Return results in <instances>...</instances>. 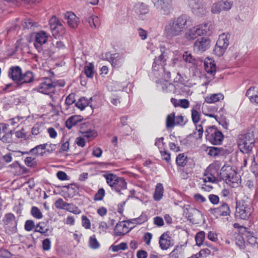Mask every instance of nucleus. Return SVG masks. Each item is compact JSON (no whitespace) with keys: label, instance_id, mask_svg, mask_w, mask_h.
Instances as JSON below:
<instances>
[{"label":"nucleus","instance_id":"obj_46","mask_svg":"<svg viewBox=\"0 0 258 258\" xmlns=\"http://www.w3.org/2000/svg\"><path fill=\"white\" fill-rule=\"evenodd\" d=\"M205 233L204 231H200L198 232L195 236L196 244L198 246H201L205 239Z\"/></svg>","mask_w":258,"mask_h":258},{"label":"nucleus","instance_id":"obj_2","mask_svg":"<svg viewBox=\"0 0 258 258\" xmlns=\"http://www.w3.org/2000/svg\"><path fill=\"white\" fill-rule=\"evenodd\" d=\"M187 23V17L181 15L170 20L165 25L164 34L167 37H174L182 34Z\"/></svg>","mask_w":258,"mask_h":258},{"label":"nucleus","instance_id":"obj_53","mask_svg":"<svg viewBox=\"0 0 258 258\" xmlns=\"http://www.w3.org/2000/svg\"><path fill=\"white\" fill-rule=\"evenodd\" d=\"M36 225L32 220H27L25 222L24 229L26 231L30 232L35 229Z\"/></svg>","mask_w":258,"mask_h":258},{"label":"nucleus","instance_id":"obj_3","mask_svg":"<svg viewBox=\"0 0 258 258\" xmlns=\"http://www.w3.org/2000/svg\"><path fill=\"white\" fill-rule=\"evenodd\" d=\"M220 177L232 187H237L240 182V176L231 166L224 163L220 172Z\"/></svg>","mask_w":258,"mask_h":258},{"label":"nucleus","instance_id":"obj_1","mask_svg":"<svg viewBox=\"0 0 258 258\" xmlns=\"http://www.w3.org/2000/svg\"><path fill=\"white\" fill-rule=\"evenodd\" d=\"M165 61L166 58L163 53L156 57L153 64L152 72L149 76L152 80L158 79L155 82L159 90L164 93H174L176 86L168 81L171 78V73L170 71L165 68Z\"/></svg>","mask_w":258,"mask_h":258},{"label":"nucleus","instance_id":"obj_17","mask_svg":"<svg viewBox=\"0 0 258 258\" xmlns=\"http://www.w3.org/2000/svg\"><path fill=\"white\" fill-rule=\"evenodd\" d=\"M22 74V69L19 66H12L8 70V77L19 85L20 79Z\"/></svg>","mask_w":258,"mask_h":258},{"label":"nucleus","instance_id":"obj_58","mask_svg":"<svg viewBox=\"0 0 258 258\" xmlns=\"http://www.w3.org/2000/svg\"><path fill=\"white\" fill-rule=\"evenodd\" d=\"M0 140L4 143H10L12 141V133H5L3 135L0 133Z\"/></svg>","mask_w":258,"mask_h":258},{"label":"nucleus","instance_id":"obj_34","mask_svg":"<svg viewBox=\"0 0 258 258\" xmlns=\"http://www.w3.org/2000/svg\"><path fill=\"white\" fill-rule=\"evenodd\" d=\"M222 164L223 163L220 161H215L207 167L208 171H211L217 175L220 176V169L221 168H222L223 166L222 165Z\"/></svg>","mask_w":258,"mask_h":258},{"label":"nucleus","instance_id":"obj_43","mask_svg":"<svg viewBox=\"0 0 258 258\" xmlns=\"http://www.w3.org/2000/svg\"><path fill=\"white\" fill-rule=\"evenodd\" d=\"M175 113H172L168 114L166 118V125L167 128L173 127L175 125Z\"/></svg>","mask_w":258,"mask_h":258},{"label":"nucleus","instance_id":"obj_51","mask_svg":"<svg viewBox=\"0 0 258 258\" xmlns=\"http://www.w3.org/2000/svg\"><path fill=\"white\" fill-rule=\"evenodd\" d=\"M222 11L220 1L213 4L211 7V11L213 14H219Z\"/></svg>","mask_w":258,"mask_h":258},{"label":"nucleus","instance_id":"obj_23","mask_svg":"<svg viewBox=\"0 0 258 258\" xmlns=\"http://www.w3.org/2000/svg\"><path fill=\"white\" fill-rule=\"evenodd\" d=\"M204 67L207 73L211 76L215 75L216 72V66L215 61L211 58L207 57L204 61Z\"/></svg>","mask_w":258,"mask_h":258},{"label":"nucleus","instance_id":"obj_38","mask_svg":"<svg viewBox=\"0 0 258 258\" xmlns=\"http://www.w3.org/2000/svg\"><path fill=\"white\" fill-rule=\"evenodd\" d=\"M33 79L34 76L33 73L30 71H27L24 75L22 74L19 85L30 83L33 81Z\"/></svg>","mask_w":258,"mask_h":258},{"label":"nucleus","instance_id":"obj_54","mask_svg":"<svg viewBox=\"0 0 258 258\" xmlns=\"http://www.w3.org/2000/svg\"><path fill=\"white\" fill-rule=\"evenodd\" d=\"M68 203L64 202L61 198L58 199L54 203L55 207L56 209L65 210Z\"/></svg>","mask_w":258,"mask_h":258},{"label":"nucleus","instance_id":"obj_15","mask_svg":"<svg viewBox=\"0 0 258 258\" xmlns=\"http://www.w3.org/2000/svg\"><path fill=\"white\" fill-rule=\"evenodd\" d=\"M210 45V40L206 37L198 39L194 43V50L197 53L203 52L208 49Z\"/></svg>","mask_w":258,"mask_h":258},{"label":"nucleus","instance_id":"obj_52","mask_svg":"<svg viewBox=\"0 0 258 258\" xmlns=\"http://www.w3.org/2000/svg\"><path fill=\"white\" fill-rule=\"evenodd\" d=\"M220 3L222 6V11H229L231 9L233 6L232 2L228 0L220 1Z\"/></svg>","mask_w":258,"mask_h":258},{"label":"nucleus","instance_id":"obj_56","mask_svg":"<svg viewBox=\"0 0 258 258\" xmlns=\"http://www.w3.org/2000/svg\"><path fill=\"white\" fill-rule=\"evenodd\" d=\"M105 190L103 188L99 189L94 196V200L96 201L102 200L105 196Z\"/></svg>","mask_w":258,"mask_h":258},{"label":"nucleus","instance_id":"obj_41","mask_svg":"<svg viewBox=\"0 0 258 258\" xmlns=\"http://www.w3.org/2000/svg\"><path fill=\"white\" fill-rule=\"evenodd\" d=\"M148 220V216L142 213L139 217L130 220L131 224H142Z\"/></svg>","mask_w":258,"mask_h":258},{"label":"nucleus","instance_id":"obj_39","mask_svg":"<svg viewBox=\"0 0 258 258\" xmlns=\"http://www.w3.org/2000/svg\"><path fill=\"white\" fill-rule=\"evenodd\" d=\"M44 224V223L42 222L38 223L36 225L34 232H38L45 236H48L49 230L48 228H45Z\"/></svg>","mask_w":258,"mask_h":258},{"label":"nucleus","instance_id":"obj_8","mask_svg":"<svg viewBox=\"0 0 258 258\" xmlns=\"http://www.w3.org/2000/svg\"><path fill=\"white\" fill-rule=\"evenodd\" d=\"M205 135L207 140L213 145H220L223 140L222 132L214 126L208 127L206 130Z\"/></svg>","mask_w":258,"mask_h":258},{"label":"nucleus","instance_id":"obj_37","mask_svg":"<svg viewBox=\"0 0 258 258\" xmlns=\"http://www.w3.org/2000/svg\"><path fill=\"white\" fill-rule=\"evenodd\" d=\"M53 36L55 38H59L63 36L66 33V29L64 26L61 24L55 27L54 29L51 30Z\"/></svg>","mask_w":258,"mask_h":258},{"label":"nucleus","instance_id":"obj_26","mask_svg":"<svg viewBox=\"0 0 258 258\" xmlns=\"http://www.w3.org/2000/svg\"><path fill=\"white\" fill-rule=\"evenodd\" d=\"M127 187V183L122 177H118L115 183L111 187L116 192L120 193L121 190L125 189Z\"/></svg>","mask_w":258,"mask_h":258},{"label":"nucleus","instance_id":"obj_12","mask_svg":"<svg viewBox=\"0 0 258 258\" xmlns=\"http://www.w3.org/2000/svg\"><path fill=\"white\" fill-rule=\"evenodd\" d=\"M49 34L44 31H40L35 33L34 46L39 52L43 50V45L48 40Z\"/></svg>","mask_w":258,"mask_h":258},{"label":"nucleus","instance_id":"obj_62","mask_svg":"<svg viewBox=\"0 0 258 258\" xmlns=\"http://www.w3.org/2000/svg\"><path fill=\"white\" fill-rule=\"evenodd\" d=\"M185 79L178 72L177 75L174 79V83L175 85H181L184 83Z\"/></svg>","mask_w":258,"mask_h":258},{"label":"nucleus","instance_id":"obj_31","mask_svg":"<svg viewBox=\"0 0 258 258\" xmlns=\"http://www.w3.org/2000/svg\"><path fill=\"white\" fill-rule=\"evenodd\" d=\"M216 176H218L211 171H208L207 168L203 178L204 182L216 183L217 182Z\"/></svg>","mask_w":258,"mask_h":258},{"label":"nucleus","instance_id":"obj_64","mask_svg":"<svg viewBox=\"0 0 258 258\" xmlns=\"http://www.w3.org/2000/svg\"><path fill=\"white\" fill-rule=\"evenodd\" d=\"M82 225L85 229H90L91 223L90 220L85 216H82Z\"/></svg>","mask_w":258,"mask_h":258},{"label":"nucleus","instance_id":"obj_4","mask_svg":"<svg viewBox=\"0 0 258 258\" xmlns=\"http://www.w3.org/2000/svg\"><path fill=\"white\" fill-rule=\"evenodd\" d=\"M213 25L211 23H205L188 29L185 37L189 40H194L198 36L210 35L212 33Z\"/></svg>","mask_w":258,"mask_h":258},{"label":"nucleus","instance_id":"obj_36","mask_svg":"<svg viewBox=\"0 0 258 258\" xmlns=\"http://www.w3.org/2000/svg\"><path fill=\"white\" fill-rule=\"evenodd\" d=\"M47 144H40L36 146L30 150V152L37 156H43L45 153V149L47 146Z\"/></svg>","mask_w":258,"mask_h":258},{"label":"nucleus","instance_id":"obj_47","mask_svg":"<svg viewBox=\"0 0 258 258\" xmlns=\"http://www.w3.org/2000/svg\"><path fill=\"white\" fill-rule=\"evenodd\" d=\"M65 210L76 215L79 214L81 213V210L77 206L70 203L67 204Z\"/></svg>","mask_w":258,"mask_h":258},{"label":"nucleus","instance_id":"obj_14","mask_svg":"<svg viewBox=\"0 0 258 258\" xmlns=\"http://www.w3.org/2000/svg\"><path fill=\"white\" fill-rule=\"evenodd\" d=\"M135 12L139 19L146 20L149 12V7L143 3H138L134 6Z\"/></svg>","mask_w":258,"mask_h":258},{"label":"nucleus","instance_id":"obj_61","mask_svg":"<svg viewBox=\"0 0 258 258\" xmlns=\"http://www.w3.org/2000/svg\"><path fill=\"white\" fill-rule=\"evenodd\" d=\"M9 124L2 123L0 124V133L3 135L6 133H12V130L9 128Z\"/></svg>","mask_w":258,"mask_h":258},{"label":"nucleus","instance_id":"obj_35","mask_svg":"<svg viewBox=\"0 0 258 258\" xmlns=\"http://www.w3.org/2000/svg\"><path fill=\"white\" fill-rule=\"evenodd\" d=\"M82 120L81 117L78 115H73L70 117L66 121V126L68 129H71Z\"/></svg>","mask_w":258,"mask_h":258},{"label":"nucleus","instance_id":"obj_18","mask_svg":"<svg viewBox=\"0 0 258 258\" xmlns=\"http://www.w3.org/2000/svg\"><path fill=\"white\" fill-rule=\"evenodd\" d=\"M187 2L194 14L199 16L205 14L206 10L200 3V0H187Z\"/></svg>","mask_w":258,"mask_h":258},{"label":"nucleus","instance_id":"obj_16","mask_svg":"<svg viewBox=\"0 0 258 258\" xmlns=\"http://www.w3.org/2000/svg\"><path fill=\"white\" fill-rule=\"evenodd\" d=\"M131 224L130 220L118 222L114 228L115 234L117 236L125 235L133 228V227H130Z\"/></svg>","mask_w":258,"mask_h":258},{"label":"nucleus","instance_id":"obj_11","mask_svg":"<svg viewBox=\"0 0 258 258\" xmlns=\"http://www.w3.org/2000/svg\"><path fill=\"white\" fill-rule=\"evenodd\" d=\"M229 35L223 33L219 35L214 51L215 54L220 56L223 54L229 45Z\"/></svg>","mask_w":258,"mask_h":258},{"label":"nucleus","instance_id":"obj_24","mask_svg":"<svg viewBox=\"0 0 258 258\" xmlns=\"http://www.w3.org/2000/svg\"><path fill=\"white\" fill-rule=\"evenodd\" d=\"M85 21L88 22L92 29H97L100 26L99 18L94 14H89L85 17Z\"/></svg>","mask_w":258,"mask_h":258},{"label":"nucleus","instance_id":"obj_50","mask_svg":"<svg viewBox=\"0 0 258 258\" xmlns=\"http://www.w3.org/2000/svg\"><path fill=\"white\" fill-rule=\"evenodd\" d=\"M246 238L249 244L254 245H256L258 247V239L253 235V233L248 232L246 235Z\"/></svg>","mask_w":258,"mask_h":258},{"label":"nucleus","instance_id":"obj_13","mask_svg":"<svg viewBox=\"0 0 258 258\" xmlns=\"http://www.w3.org/2000/svg\"><path fill=\"white\" fill-rule=\"evenodd\" d=\"M191 115L192 122L196 126V131L198 133V138L200 139L202 137L204 132L202 122H200L201 114L196 109L192 108L191 110Z\"/></svg>","mask_w":258,"mask_h":258},{"label":"nucleus","instance_id":"obj_32","mask_svg":"<svg viewBox=\"0 0 258 258\" xmlns=\"http://www.w3.org/2000/svg\"><path fill=\"white\" fill-rule=\"evenodd\" d=\"M224 99V95L222 93L212 94L207 96L205 99L208 103H214Z\"/></svg>","mask_w":258,"mask_h":258},{"label":"nucleus","instance_id":"obj_57","mask_svg":"<svg viewBox=\"0 0 258 258\" xmlns=\"http://www.w3.org/2000/svg\"><path fill=\"white\" fill-rule=\"evenodd\" d=\"M61 24L58 19L55 16H52L49 20V25L51 30L54 29L57 25Z\"/></svg>","mask_w":258,"mask_h":258},{"label":"nucleus","instance_id":"obj_21","mask_svg":"<svg viewBox=\"0 0 258 258\" xmlns=\"http://www.w3.org/2000/svg\"><path fill=\"white\" fill-rule=\"evenodd\" d=\"M183 62L181 60V55L178 51L173 52V57L171 59L169 67L173 68L175 71L179 70L183 67Z\"/></svg>","mask_w":258,"mask_h":258},{"label":"nucleus","instance_id":"obj_45","mask_svg":"<svg viewBox=\"0 0 258 258\" xmlns=\"http://www.w3.org/2000/svg\"><path fill=\"white\" fill-rule=\"evenodd\" d=\"M89 245L92 249H97L100 247V244L97 240L95 235L90 237Z\"/></svg>","mask_w":258,"mask_h":258},{"label":"nucleus","instance_id":"obj_40","mask_svg":"<svg viewBox=\"0 0 258 258\" xmlns=\"http://www.w3.org/2000/svg\"><path fill=\"white\" fill-rule=\"evenodd\" d=\"M103 176L106 180L107 184L111 187L115 183V181L118 178V176L112 173H107L103 175Z\"/></svg>","mask_w":258,"mask_h":258},{"label":"nucleus","instance_id":"obj_25","mask_svg":"<svg viewBox=\"0 0 258 258\" xmlns=\"http://www.w3.org/2000/svg\"><path fill=\"white\" fill-rule=\"evenodd\" d=\"M176 86V90L174 93L177 95H180L183 96H188L192 94L190 88L184 83L181 85H175Z\"/></svg>","mask_w":258,"mask_h":258},{"label":"nucleus","instance_id":"obj_19","mask_svg":"<svg viewBox=\"0 0 258 258\" xmlns=\"http://www.w3.org/2000/svg\"><path fill=\"white\" fill-rule=\"evenodd\" d=\"M211 214L216 217L225 216L229 215L230 213V208L226 203H223L220 207L217 208L210 209L209 210Z\"/></svg>","mask_w":258,"mask_h":258},{"label":"nucleus","instance_id":"obj_59","mask_svg":"<svg viewBox=\"0 0 258 258\" xmlns=\"http://www.w3.org/2000/svg\"><path fill=\"white\" fill-rule=\"evenodd\" d=\"M42 249L44 251H48L50 249L51 242L49 238H46L42 241Z\"/></svg>","mask_w":258,"mask_h":258},{"label":"nucleus","instance_id":"obj_49","mask_svg":"<svg viewBox=\"0 0 258 258\" xmlns=\"http://www.w3.org/2000/svg\"><path fill=\"white\" fill-rule=\"evenodd\" d=\"M176 162L177 165L184 167L186 163V157L184 154H180L176 157Z\"/></svg>","mask_w":258,"mask_h":258},{"label":"nucleus","instance_id":"obj_48","mask_svg":"<svg viewBox=\"0 0 258 258\" xmlns=\"http://www.w3.org/2000/svg\"><path fill=\"white\" fill-rule=\"evenodd\" d=\"M31 214L33 217L37 219H41L43 217L42 213L37 207L33 206L32 207Z\"/></svg>","mask_w":258,"mask_h":258},{"label":"nucleus","instance_id":"obj_63","mask_svg":"<svg viewBox=\"0 0 258 258\" xmlns=\"http://www.w3.org/2000/svg\"><path fill=\"white\" fill-rule=\"evenodd\" d=\"M206 151L208 152V155L211 156H216L218 155L219 153L218 149L213 147H207Z\"/></svg>","mask_w":258,"mask_h":258},{"label":"nucleus","instance_id":"obj_20","mask_svg":"<svg viewBox=\"0 0 258 258\" xmlns=\"http://www.w3.org/2000/svg\"><path fill=\"white\" fill-rule=\"evenodd\" d=\"M124 59V54L122 53H116L111 54L109 61L113 68H119L123 64Z\"/></svg>","mask_w":258,"mask_h":258},{"label":"nucleus","instance_id":"obj_29","mask_svg":"<svg viewBox=\"0 0 258 258\" xmlns=\"http://www.w3.org/2000/svg\"><path fill=\"white\" fill-rule=\"evenodd\" d=\"M159 244L163 250L167 249L171 244L169 236L165 233H163L160 237Z\"/></svg>","mask_w":258,"mask_h":258},{"label":"nucleus","instance_id":"obj_27","mask_svg":"<svg viewBox=\"0 0 258 258\" xmlns=\"http://www.w3.org/2000/svg\"><path fill=\"white\" fill-rule=\"evenodd\" d=\"M246 96L249 98L250 102L258 105V88L250 87L246 92Z\"/></svg>","mask_w":258,"mask_h":258},{"label":"nucleus","instance_id":"obj_6","mask_svg":"<svg viewBox=\"0 0 258 258\" xmlns=\"http://www.w3.org/2000/svg\"><path fill=\"white\" fill-rule=\"evenodd\" d=\"M254 142L253 134L247 133L239 135L237 144L240 151L243 153H247L251 150Z\"/></svg>","mask_w":258,"mask_h":258},{"label":"nucleus","instance_id":"obj_10","mask_svg":"<svg viewBox=\"0 0 258 258\" xmlns=\"http://www.w3.org/2000/svg\"><path fill=\"white\" fill-rule=\"evenodd\" d=\"M54 90L55 84H53L52 80L49 78H44L40 80L39 85L34 88V90L47 95L54 93Z\"/></svg>","mask_w":258,"mask_h":258},{"label":"nucleus","instance_id":"obj_22","mask_svg":"<svg viewBox=\"0 0 258 258\" xmlns=\"http://www.w3.org/2000/svg\"><path fill=\"white\" fill-rule=\"evenodd\" d=\"M65 19L67 20L68 25L72 28H76L78 27L80 21L76 15L71 12H68L64 15Z\"/></svg>","mask_w":258,"mask_h":258},{"label":"nucleus","instance_id":"obj_42","mask_svg":"<svg viewBox=\"0 0 258 258\" xmlns=\"http://www.w3.org/2000/svg\"><path fill=\"white\" fill-rule=\"evenodd\" d=\"M94 66L92 63L86 64L84 67V73L87 77L92 78L94 76Z\"/></svg>","mask_w":258,"mask_h":258},{"label":"nucleus","instance_id":"obj_55","mask_svg":"<svg viewBox=\"0 0 258 258\" xmlns=\"http://www.w3.org/2000/svg\"><path fill=\"white\" fill-rule=\"evenodd\" d=\"M111 248L114 252H117L120 250H124L127 248V244L125 242H121L118 245H112Z\"/></svg>","mask_w":258,"mask_h":258},{"label":"nucleus","instance_id":"obj_33","mask_svg":"<svg viewBox=\"0 0 258 258\" xmlns=\"http://www.w3.org/2000/svg\"><path fill=\"white\" fill-rule=\"evenodd\" d=\"M164 192V187L163 184L161 183L157 184L155 187V192L153 195L154 200L156 201H160L163 196Z\"/></svg>","mask_w":258,"mask_h":258},{"label":"nucleus","instance_id":"obj_5","mask_svg":"<svg viewBox=\"0 0 258 258\" xmlns=\"http://www.w3.org/2000/svg\"><path fill=\"white\" fill-rule=\"evenodd\" d=\"M253 212L250 203L248 201L240 200L236 202L235 216L236 219L246 220Z\"/></svg>","mask_w":258,"mask_h":258},{"label":"nucleus","instance_id":"obj_44","mask_svg":"<svg viewBox=\"0 0 258 258\" xmlns=\"http://www.w3.org/2000/svg\"><path fill=\"white\" fill-rule=\"evenodd\" d=\"M82 134L83 135V137L89 140L93 139L97 136V132L95 130L91 129L83 132Z\"/></svg>","mask_w":258,"mask_h":258},{"label":"nucleus","instance_id":"obj_60","mask_svg":"<svg viewBox=\"0 0 258 258\" xmlns=\"http://www.w3.org/2000/svg\"><path fill=\"white\" fill-rule=\"evenodd\" d=\"M182 56L183 60L186 62L193 63L194 61L191 53L187 51L184 52Z\"/></svg>","mask_w":258,"mask_h":258},{"label":"nucleus","instance_id":"obj_7","mask_svg":"<svg viewBox=\"0 0 258 258\" xmlns=\"http://www.w3.org/2000/svg\"><path fill=\"white\" fill-rule=\"evenodd\" d=\"M3 222L5 232L7 234L12 235L18 232V220L13 214L8 213L5 214Z\"/></svg>","mask_w":258,"mask_h":258},{"label":"nucleus","instance_id":"obj_30","mask_svg":"<svg viewBox=\"0 0 258 258\" xmlns=\"http://www.w3.org/2000/svg\"><path fill=\"white\" fill-rule=\"evenodd\" d=\"M171 102L173 105L176 107H180L182 108H187L189 106V102L186 99H181L177 100L175 98H172L171 99Z\"/></svg>","mask_w":258,"mask_h":258},{"label":"nucleus","instance_id":"obj_9","mask_svg":"<svg viewBox=\"0 0 258 258\" xmlns=\"http://www.w3.org/2000/svg\"><path fill=\"white\" fill-rule=\"evenodd\" d=\"M154 7L163 15H169L173 11L172 0H151Z\"/></svg>","mask_w":258,"mask_h":258},{"label":"nucleus","instance_id":"obj_28","mask_svg":"<svg viewBox=\"0 0 258 258\" xmlns=\"http://www.w3.org/2000/svg\"><path fill=\"white\" fill-rule=\"evenodd\" d=\"M92 98L89 99L82 97L76 103V106L81 110H84L87 106H90L92 107L91 101Z\"/></svg>","mask_w":258,"mask_h":258}]
</instances>
